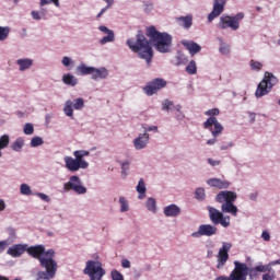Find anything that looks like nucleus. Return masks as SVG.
<instances>
[{
    "label": "nucleus",
    "instance_id": "obj_1",
    "mask_svg": "<svg viewBox=\"0 0 280 280\" xmlns=\"http://www.w3.org/2000/svg\"><path fill=\"white\" fill-rule=\"evenodd\" d=\"M127 46L133 54L142 60H145L148 66H150L153 59V49L151 47L150 40L139 31L136 40L133 38L127 39Z\"/></svg>",
    "mask_w": 280,
    "mask_h": 280
},
{
    "label": "nucleus",
    "instance_id": "obj_2",
    "mask_svg": "<svg viewBox=\"0 0 280 280\" xmlns=\"http://www.w3.org/2000/svg\"><path fill=\"white\" fill-rule=\"evenodd\" d=\"M145 35L160 54H168L171 51L173 38L168 33H161L155 26H150L147 27Z\"/></svg>",
    "mask_w": 280,
    "mask_h": 280
},
{
    "label": "nucleus",
    "instance_id": "obj_3",
    "mask_svg": "<svg viewBox=\"0 0 280 280\" xmlns=\"http://www.w3.org/2000/svg\"><path fill=\"white\" fill-rule=\"evenodd\" d=\"M236 199H237V194L232 190H222L215 197L217 202L222 203L221 206L222 212L229 213L233 217H237V213H238V209L234 205Z\"/></svg>",
    "mask_w": 280,
    "mask_h": 280
},
{
    "label": "nucleus",
    "instance_id": "obj_4",
    "mask_svg": "<svg viewBox=\"0 0 280 280\" xmlns=\"http://www.w3.org/2000/svg\"><path fill=\"white\" fill-rule=\"evenodd\" d=\"M205 115L209 117L207 121H205L203 124L205 129H209L212 132V136L214 138H218L223 131V126L219 122L218 118L215 117L220 115L219 108L208 109L205 112Z\"/></svg>",
    "mask_w": 280,
    "mask_h": 280
},
{
    "label": "nucleus",
    "instance_id": "obj_5",
    "mask_svg": "<svg viewBox=\"0 0 280 280\" xmlns=\"http://www.w3.org/2000/svg\"><path fill=\"white\" fill-rule=\"evenodd\" d=\"M77 74L81 77L92 75V80L97 81L106 79L108 77V70L104 67L94 68L81 63L77 67Z\"/></svg>",
    "mask_w": 280,
    "mask_h": 280
},
{
    "label": "nucleus",
    "instance_id": "obj_6",
    "mask_svg": "<svg viewBox=\"0 0 280 280\" xmlns=\"http://www.w3.org/2000/svg\"><path fill=\"white\" fill-rule=\"evenodd\" d=\"M278 84V78L271 72H266L264 80L257 86L255 93L257 98H261L269 94V91Z\"/></svg>",
    "mask_w": 280,
    "mask_h": 280
},
{
    "label": "nucleus",
    "instance_id": "obj_7",
    "mask_svg": "<svg viewBox=\"0 0 280 280\" xmlns=\"http://www.w3.org/2000/svg\"><path fill=\"white\" fill-rule=\"evenodd\" d=\"M83 272L90 277V280H102L106 275V270L100 260H88Z\"/></svg>",
    "mask_w": 280,
    "mask_h": 280
},
{
    "label": "nucleus",
    "instance_id": "obj_8",
    "mask_svg": "<svg viewBox=\"0 0 280 280\" xmlns=\"http://www.w3.org/2000/svg\"><path fill=\"white\" fill-rule=\"evenodd\" d=\"M56 252L52 248L47 249L46 256L39 261L40 268L49 276L56 277L58 270V262L55 260Z\"/></svg>",
    "mask_w": 280,
    "mask_h": 280
},
{
    "label": "nucleus",
    "instance_id": "obj_9",
    "mask_svg": "<svg viewBox=\"0 0 280 280\" xmlns=\"http://www.w3.org/2000/svg\"><path fill=\"white\" fill-rule=\"evenodd\" d=\"M245 14L243 12L237 13L234 16L223 15L218 24L220 30L231 28L236 32L240 30V24L244 20Z\"/></svg>",
    "mask_w": 280,
    "mask_h": 280
},
{
    "label": "nucleus",
    "instance_id": "obj_10",
    "mask_svg": "<svg viewBox=\"0 0 280 280\" xmlns=\"http://www.w3.org/2000/svg\"><path fill=\"white\" fill-rule=\"evenodd\" d=\"M73 155L75 159L72 156H65V164L66 168L69 172H78L79 170H86L89 167V162L84 160V156L80 155L77 152H73Z\"/></svg>",
    "mask_w": 280,
    "mask_h": 280
},
{
    "label": "nucleus",
    "instance_id": "obj_11",
    "mask_svg": "<svg viewBox=\"0 0 280 280\" xmlns=\"http://www.w3.org/2000/svg\"><path fill=\"white\" fill-rule=\"evenodd\" d=\"M166 84V80L162 78H155L147 83V85L143 88V92L147 96L151 97L165 89Z\"/></svg>",
    "mask_w": 280,
    "mask_h": 280
},
{
    "label": "nucleus",
    "instance_id": "obj_12",
    "mask_svg": "<svg viewBox=\"0 0 280 280\" xmlns=\"http://www.w3.org/2000/svg\"><path fill=\"white\" fill-rule=\"evenodd\" d=\"M63 190L67 192L72 190L78 195L86 194V187L82 185L81 179L77 175H72L69 182L65 183Z\"/></svg>",
    "mask_w": 280,
    "mask_h": 280
},
{
    "label": "nucleus",
    "instance_id": "obj_13",
    "mask_svg": "<svg viewBox=\"0 0 280 280\" xmlns=\"http://www.w3.org/2000/svg\"><path fill=\"white\" fill-rule=\"evenodd\" d=\"M208 210H209L210 220L214 225L221 224L223 228L230 226L229 215L224 217V214L221 211H219L217 208L211 206L208 207Z\"/></svg>",
    "mask_w": 280,
    "mask_h": 280
},
{
    "label": "nucleus",
    "instance_id": "obj_14",
    "mask_svg": "<svg viewBox=\"0 0 280 280\" xmlns=\"http://www.w3.org/2000/svg\"><path fill=\"white\" fill-rule=\"evenodd\" d=\"M234 270L231 272L232 280H246L248 276V267L245 262L234 261Z\"/></svg>",
    "mask_w": 280,
    "mask_h": 280
},
{
    "label": "nucleus",
    "instance_id": "obj_15",
    "mask_svg": "<svg viewBox=\"0 0 280 280\" xmlns=\"http://www.w3.org/2000/svg\"><path fill=\"white\" fill-rule=\"evenodd\" d=\"M83 107H84V101L82 97L75 98L74 103L71 100H68L65 103L63 112L67 117H70L71 119H73V109L82 110Z\"/></svg>",
    "mask_w": 280,
    "mask_h": 280
},
{
    "label": "nucleus",
    "instance_id": "obj_16",
    "mask_svg": "<svg viewBox=\"0 0 280 280\" xmlns=\"http://www.w3.org/2000/svg\"><path fill=\"white\" fill-rule=\"evenodd\" d=\"M217 232H218L217 226H214L212 224H201V225H199L198 231L191 233V236L194 238H199L201 236L210 237V236L215 235Z\"/></svg>",
    "mask_w": 280,
    "mask_h": 280
},
{
    "label": "nucleus",
    "instance_id": "obj_17",
    "mask_svg": "<svg viewBox=\"0 0 280 280\" xmlns=\"http://www.w3.org/2000/svg\"><path fill=\"white\" fill-rule=\"evenodd\" d=\"M26 253L34 259L40 261L46 256V248L43 244L26 246Z\"/></svg>",
    "mask_w": 280,
    "mask_h": 280
},
{
    "label": "nucleus",
    "instance_id": "obj_18",
    "mask_svg": "<svg viewBox=\"0 0 280 280\" xmlns=\"http://www.w3.org/2000/svg\"><path fill=\"white\" fill-rule=\"evenodd\" d=\"M232 244L224 242L223 246L220 248L219 254H218V269H221L224 267V265L229 260V252L231 250Z\"/></svg>",
    "mask_w": 280,
    "mask_h": 280
},
{
    "label": "nucleus",
    "instance_id": "obj_19",
    "mask_svg": "<svg viewBox=\"0 0 280 280\" xmlns=\"http://www.w3.org/2000/svg\"><path fill=\"white\" fill-rule=\"evenodd\" d=\"M225 4L226 0H214L213 11L208 15L209 23H212L224 12Z\"/></svg>",
    "mask_w": 280,
    "mask_h": 280
},
{
    "label": "nucleus",
    "instance_id": "obj_20",
    "mask_svg": "<svg viewBox=\"0 0 280 280\" xmlns=\"http://www.w3.org/2000/svg\"><path fill=\"white\" fill-rule=\"evenodd\" d=\"M25 252L27 253V244H14L8 248L7 254L13 258H19Z\"/></svg>",
    "mask_w": 280,
    "mask_h": 280
},
{
    "label": "nucleus",
    "instance_id": "obj_21",
    "mask_svg": "<svg viewBox=\"0 0 280 280\" xmlns=\"http://www.w3.org/2000/svg\"><path fill=\"white\" fill-rule=\"evenodd\" d=\"M150 136L148 132L140 133L138 138L133 140L135 149L140 151L145 149L148 142H149Z\"/></svg>",
    "mask_w": 280,
    "mask_h": 280
},
{
    "label": "nucleus",
    "instance_id": "obj_22",
    "mask_svg": "<svg viewBox=\"0 0 280 280\" xmlns=\"http://www.w3.org/2000/svg\"><path fill=\"white\" fill-rule=\"evenodd\" d=\"M100 32L106 34L107 36H104L100 40V45L104 46L108 43H114L115 42V34L112 30L107 28L106 26L102 25L98 27Z\"/></svg>",
    "mask_w": 280,
    "mask_h": 280
},
{
    "label": "nucleus",
    "instance_id": "obj_23",
    "mask_svg": "<svg viewBox=\"0 0 280 280\" xmlns=\"http://www.w3.org/2000/svg\"><path fill=\"white\" fill-rule=\"evenodd\" d=\"M182 45L189 51L190 56L194 57L201 51V46L192 40H183Z\"/></svg>",
    "mask_w": 280,
    "mask_h": 280
},
{
    "label": "nucleus",
    "instance_id": "obj_24",
    "mask_svg": "<svg viewBox=\"0 0 280 280\" xmlns=\"http://www.w3.org/2000/svg\"><path fill=\"white\" fill-rule=\"evenodd\" d=\"M267 266L259 264L255 267L248 268V276L250 280L257 279L259 277V272L260 273H265L267 272Z\"/></svg>",
    "mask_w": 280,
    "mask_h": 280
},
{
    "label": "nucleus",
    "instance_id": "obj_25",
    "mask_svg": "<svg viewBox=\"0 0 280 280\" xmlns=\"http://www.w3.org/2000/svg\"><path fill=\"white\" fill-rule=\"evenodd\" d=\"M207 184L218 189H228L230 187V182L220 178H210Z\"/></svg>",
    "mask_w": 280,
    "mask_h": 280
},
{
    "label": "nucleus",
    "instance_id": "obj_26",
    "mask_svg": "<svg viewBox=\"0 0 280 280\" xmlns=\"http://www.w3.org/2000/svg\"><path fill=\"white\" fill-rule=\"evenodd\" d=\"M164 214L167 218H176L180 214V208L175 203L168 205L164 209Z\"/></svg>",
    "mask_w": 280,
    "mask_h": 280
},
{
    "label": "nucleus",
    "instance_id": "obj_27",
    "mask_svg": "<svg viewBox=\"0 0 280 280\" xmlns=\"http://www.w3.org/2000/svg\"><path fill=\"white\" fill-rule=\"evenodd\" d=\"M177 23L179 26H182L185 30H189L192 26V16H179L177 18Z\"/></svg>",
    "mask_w": 280,
    "mask_h": 280
},
{
    "label": "nucleus",
    "instance_id": "obj_28",
    "mask_svg": "<svg viewBox=\"0 0 280 280\" xmlns=\"http://www.w3.org/2000/svg\"><path fill=\"white\" fill-rule=\"evenodd\" d=\"M62 82L66 84V85H69V86H75L77 85V83H78V79L74 77V75H72V74H70V73H66V74H63V77H62Z\"/></svg>",
    "mask_w": 280,
    "mask_h": 280
},
{
    "label": "nucleus",
    "instance_id": "obj_29",
    "mask_svg": "<svg viewBox=\"0 0 280 280\" xmlns=\"http://www.w3.org/2000/svg\"><path fill=\"white\" fill-rule=\"evenodd\" d=\"M16 65L20 67V71H25L30 69L33 65L32 59H18Z\"/></svg>",
    "mask_w": 280,
    "mask_h": 280
},
{
    "label": "nucleus",
    "instance_id": "obj_30",
    "mask_svg": "<svg viewBox=\"0 0 280 280\" xmlns=\"http://www.w3.org/2000/svg\"><path fill=\"white\" fill-rule=\"evenodd\" d=\"M137 191L140 194L139 199H143L145 197L147 187L143 178H140L139 184L137 185Z\"/></svg>",
    "mask_w": 280,
    "mask_h": 280
},
{
    "label": "nucleus",
    "instance_id": "obj_31",
    "mask_svg": "<svg viewBox=\"0 0 280 280\" xmlns=\"http://www.w3.org/2000/svg\"><path fill=\"white\" fill-rule=\"evenodd\" d=\"M10 137L8 135H2L0 137V158L2 156L1 150H4L9 147Z\"/></svg>",
    "mask_w": 280,
    "mask_h": 280
},
{
    "label": "nucleus",
    "instance_id": "obj_32",
    "mask_svg": "<svg viewBox=\"0 0 280 280\" xmlns=\"http://www.w3.org/2000/svg\"><path fill=\"white\" fill-rule=\"evenodd\" d=\"M54 278L55 276L44 272V270H38L35 280H51Z\"/></svg>",
    "mask_w": 280,
    "mask_h": 280
},
{
    "label": "nucleus",
    "instance_id": "obj_33",
    "mask_svg": "<svg viewBox=\"0 0 280 280\" xmlns=\"http://www.w3.org/2000/svg\"><path fill=\"white\" fill-rule=\"evenodd\" d=\"M24 147V140L22 138H18L11 145V149L14 152H20L21 149Z\"/></svg>",
    "mask_w": 280,
    "mask_h": 280
},
{
    "label": "nucleus",
    "instance_id": "obj_34",
    "mask_svg": "<svg viewBox=\"0 0 280 280\" xmlns=\"http://www.w3.org/2000/svg\"><path fill=\"white\" fill-rule=\"evenodd\" d=\"M186 72L189 74V75H195L197 74V65H196V61L195 60H191L188 66L186 67Z\"/></svg>",
    "mask_w": 280,
    "mask_h": 280
},
{
    "label": "nucleus",
    "instance_id": "obj_35",
    "mask_svg": "<svg viewBox=\"0 0 280 280\" xmlns=\"http://www.w3.org/2000/svg\"><path fill=\"white\" fill-rule=\"evenodd\" d=\"M147 206V209L150 211V212H153L155 213L156 212V200L152 197H150L145 203Z\"/></svg>",
    "mask_w": 280,
    "mask_h": 280
},
{
    "label": "nucleus",
    "instance_id": "obj_36",
    "mask_svg": "<svg viewBox=\"0 0 280 280\" xmlns=\"http://www.w3.org/2000/svg\"><path fill=\"white\" fill-rule=\"evenodd\" d=\"M20 192L23 196H32V195L34 196V194L32 192L31 187L27 184H25V183L21 184Z\"/></svg>",
    "mask_w": 280,
    "mask_h": 280
},
{
    "label": "nucleus",
    "instance_id": "obj_37",
    "mask_svg": "<svg viewBox=\"0 0 280 280\" xmlns=\"http://www.w3.org/2000/svg\"><path fill=\"white\" fill-rule=\"evenodd\" d=\"M119 203L121 205V207H120V212L121 213H125V212L129 211L128 200L124 196H121L119 198Z\"/></svg>",
    "mask_w": 280,
    "mask_h": 280
},
{
    "label": "nucleus",
    "instance_id": "obj_38",
    "mask_svg": "<svg viewBox=\"0 0 280 280\" xmlns=\"http://www.w3.org/2000/svg\"><path fill=\"white\" fill-rule=\"evenodd\" d=\"M10 33V27L5 26H0V42H4Z\"/></svg>",
    "mask_w": 280,
    "mask_h": 280
},
{
    "label": "nucleus",
    "instance_id": "obj_39",
    "mask_svg": "<svg viewBox=\"0 0 280 280\" xmlns=\"http://www.w3.org/2000/svg\"><path fill=\"white\" fill-rule=\"evenodd\" d=\"M43 143H44L43 139L38 136L33 137L31 140L32 148L40 147V145H43Z\"/></svg>",
    "mask_w": 280,
    "mask_h": 280
},
{
    "label": "nucleus",
    "instance_id": "obj_40",
    "mask_svg": "<svg viewBox=\"0 0 280 280\" xmlns=\"http://www.w3.org/2000/svg\"><path fill=\"white\" fill-rule=\"evenodd\" d=\"M250 68H252V70L259 72L262 68V63L252 59L250 60Z\"/></svg>",
    "mask_w": 280,
    "mask_h": 280
},
{
    "label": "nucleus",
    "instance_id": "obj_41",
    "mask_svg": "<svg viewBox=\"0 0 280 280\" xmlns=\"http://www.w3.org/2000/svg\"><path fill=\"white\" fill-rule=\"evenodd\" d=\"M174 107V102L173 101H170V100H165L164 101V103H163V107H162V109L164 110V112H171L172 110V108Z\"/></svg>",
    "mask_w": 280,
    "mask_h": 280
},
{
    "label": "nucleus",
    "instance_id": "obj_42",
    "mask_svg": "<svg viewBox=\"0 0 280 280\" xmlns=\"http://www.w3.org/2000/svg\"><path fill=\"white\" fill-rule=\"evenodd\" d=\"M275 279H276L275 270H267V272L262 275V280H275Z\"/></svg>",
    "mask_w": 280,
    "mask_h": 280
},
{
    "label": "nucleus",
    "instance_id": "obj_43",
    "mask_svg": "<svg viewBox=\"0 0 280 280\" xmlns=\"http://www.w3.org/2000/svg\"><path fill=\"white\" fill-rule=\"evenodd\" d=\"M23 132H24V135H26V136H32L33 132H34V127H33V125L30 124V122L25 124L24 129H23Z\"/></svg>",
    "mask_w": 280,
    "mask_h": 280
},
{
    "label": "nucleus",
    "instance_id": "obj_44",
    "mask_svg": "<svg viewBox=\"0 0 280 280\" xmlns=\"http://www.w3.org/2000/svg\"><path fill=\"white\" fill-rule=\"evenodd\" d=\"M195 197L196 199L203 200L206 197L205 188H201V187L197 188L195 192Z\"/></svg>",
    "mask_w": 280,
    "mask_h": 280
},
{
    "label": "nucleus",
    "instance_id": "obj_45",
    "mask_svg": "<svg viewBox=\"0 0 280 280\" xmlns=\"http://www.w3.org/2000/svg\"><path fill=\"white\" fill-rule=\"evenodd\" d=\"M54 3L55 7L59 8V0H40V7Z\"/></svg>",
    "mask_w": 280,
    "mask_h": 280
},
{
    "label": "nucleus",
    "instance_id": "obj_46",
    "mask_svg": "<svg viewBox=\"0 0 280 280\" xmlns=\"http://www.w3.org/2000/svg\"><path fill=\"white\" fill-rule=\"evenodd\" d=\"M113 280H124V276L118 270H112Z\"/></svg>",
    "mask_w": 280,
    "mask_h": 280
},
{
    "label": "nucleus",
    "instance_id": "obj_47",
    "mask_svg": "<svg viewBox=\"0 0 280 280\" xmlns=\"http://www.w3.org/2000/svg\"><path fill=\"white\" fill-rule=\"evenodd\" d=\"M33 195L38 197L39 199H42L45 202H50V198L44 192H34Z\"/></svg>",
    "mask_w": 280,
    "mask_h": 280
},
{
    "label": "nucleus",
    "instance_id": "obj_48",
    "mask_svg": "<svg viewBox=\"0 0 280 280\" xmlns=\"http://www.w3.org/2000/svg\"><path fill=\"white\" fill-rule=\"evenodd\" d=\"M128 171H129V162L126 161L121 164V174L126 177Z\"/></svg>",
    "mask_w": 280,
    "mask_h": 280
},
{
    "label": "nucleus",
    "instance_id": "obj_49",
    "mask_svg": "<svg viewBox=\"0 0 280 280\" xmlns=\"http://www.w3.org/2000/svg\"><path fill=\"white\" fill-rule=\"evenodd\" d=\"M277 265H280V258L277 259V260L270 261L269 264L265 265V267H268L267 271H270V270H272V267L277 266Z\"/></svg>",
    "mask_w": 280,
    "mask_h": 280
},
{
    "label": "nucleus",
    "instance_id": "obj_50",
    "mask_svg": "<svg viewBox=\"0 0 280 280\" xmlns=\"http://www.w3.org/2000/svg\"><path fill=\"white\" fill-rule=\"evenodd\" d=\"M220 52L224 56H228L230 54V46L229 45H222L220 48Z\"/></svg>",
    "mask_w": 280,
    "mask_h": 280
},
{
    "label": "nucleus",
    "instance_id": "obj_51",
    "mask_svg": "<svg viewBox=\"0 0 280 280\" xmlns=\"http://www.w3.org/2000/svg\"><path fill=\"white\" fill-rule=\"evenodd\" d=\"M71 65H72L71 58L65 56V57L62 58V66L66 67V68H68V67L71 66Z\"/></svg>",
    "mask_w": 280,
    "mask_h": 280
},
{
    "label": "nucleus",
    "instance_id": "obj_52",
    "mask_svg": "<svg viewBox=\"0 0 280 280\" xmlns=\"http://www.w3.org/2000/svg\"><path fill=\"white\" fill-rule=\"evenodd\" d=\"M9 243L7 240L0 241V254L3 253L5 250V248L8 247Z\"/></svg>",
    "mask_w": 280,
    "mask_h": 280
},
{
    "label": "nucleus",
    "instance_id": "obj_53",
    "mask_svg": "<svg viewBox=\"0 0 280 280\" xmlns=\"http://www.w3.org/2000/svg\"><path fill=\"white\" fill-rule=\"evenodd\" d=\"M74 153H78L82 158H86L90 155V152L86 150H75Z\"/></svg>",
    "mask_w": 280,
    "mask_h": 280
},
{
    "label": "nucleus",
    "instance_id": "obj_54",
    "mask_svg": "<svg viewBox=\"0 0 280 280\" xmlns=\"http://www.w3.org/2000/svg\"><path fill=\"white\" fill-rule=\"evenodd\" d=\"M208 163L211 165V166H219L221 164V161L219 160H213L211 158L208 159Z\"/></svg>",
    "mask_w": 280,
    "mask_h": 280
},
{
    "label": "nucleus",
    "instance_id": "obj_55",
    "mask_svg": "<svg viewBox=\"0 0 280 280\" xmlns=\"http://www.w3.org/2000/svg\"><path fill=\"white\" fill-rule=\"evenodd\" d=\"M32 18L34 21H40L42 16L40 13L38 11H32Z\"/></svg>",
    "mask_w": 280,
    "mask_h": 280
},
{
    "label": "nucleus",
    "instance_id": "obj_56",
    "mask_svg": "<svg viewBox=\"0 0 280 280\" xmlns=\"http://www.w3.org/2000/svg\"><path fill=\"white\" fill-rule=\"evenodd\" d=\"M121 266L125 269H129L131 264H130L129 259L125 258V259L121 260Z\"/></svg>",
    "mask_w": 280,
    "mask_h": 280
},
{
    "label": "nucleus",
    "instance_id": "obj_57",
    "mask_svg": "<svg viewBox=\"0 0 280 280\" xmlns=\"http://www.w3.org/2000/svg\"><path fill=\"white\" fill-rule=\"evenodd\" d=\"M261 237L266 241L269 242L270 241V234L268 231H264L261 234Z\"/></svg>",
    "mask_w": 280,
    "mask_h": 280
},
{
    "label": "nucleus",
    "instance_id": "obj_58",
    "mask_svg": "<svg viewBox=\"0 0 280 280\" xmlns=\"http://www.w3.org/2000/svg\"><path fill=\"white\" fill-rule=\"evenodd\" d=\"M215 280H233V279H232V276L230 275L229 277L228 276H219L215 278Z\"/></svg>",
    "mask_w": 280,
    "mask_h": 280
},
{
    "label": "nucleus",
    "instance_id": "obj_59",
    "mask_svg": "<svg viewBox=\"0 0 280 280\" xmlns=\"http://www.w3.org/2000/svg\"><path fill=\"white\" fill-rule=\"evenodd\" d=\"M145 131H148V132H151V131L158 132V126H149V127L145 129Z\"/></svg>",
    "mask_w": 280,
    "mask_h": 280
},
{
    "label": "nucleus",
    "instance_id": "obj_60",
    "mask_svg": "<svg viewBox=\"0 0 280 280\" xmlns=\"http://www.w3.org/2000/svg\"><path fill=\"white\" fill-rule=\"evenodd\" d=\"M217 141H218L217 138L209 139V140L207 141V144H208V145H214V144L217 143Z\"/></svg>",
    "mask_w": 280,
    "mask_h": 280
},
{
    "label": "nucleus",
    "instance_id": "obj_61",
    "mask_svg": "<svg viewBox=\"0 0 280 280\" xmlns=\"http://www.w3.org/2000/svg\"><path fill=\"white\" fill-rule=\"evenodd\" d=\"M104 2L107 3V5L105 7L106 9H110L112 5L114 4V0H104Z\"/></svg>",
    "mask_w": 280,
    "mask_h": 280
},
{
    "label": "nucleus",
    "instance_id": "obj_62",
    "mask_svg": "<svg viewBox=\"0 0 280 280\" xmlns=\"http://www.w3.org/2000/svg\"><path fill=\"white\" fill-rule=\"evenodd\" d=\"M108 10V8H103L102 11L97 14V19H101V16Z\"/></svg>",
    "mask_w": 280,
    "mask_h": 280
},
{
    "label": "nucleus",
    "instance_id": "obj_63",
    "mask_svg": "<svg viewBox=\"0 0 280 280\" xmlns=\"http://www.w3.org/2000/svg\"><path fill=\"white\" fill-rule=\"evenodd\" d=\"M5 209V203L2 199H0V212Z\"/></svg>",
    "mask_w": 280,
    "mask_h": 280
},
{
    "label": "nucleus",
    "instance_id": "obj_64",
    "mask_svg": "<svg viewBox=\"0 0 280 280\" xmlns=\"http://www.w3.org/2000/svg\"><path fill=\"white\" fill-rule=\"evenodd\" d=\"M8 232H9V235H10V236H15V231H14L13 228H9V229H8Z\"/></svg>",
    "mask_w": 280,
    "mask_h": 280
}]
</instances>
